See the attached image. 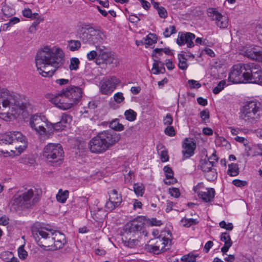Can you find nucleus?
Wrapping results in <instances>:
<instances>
[{"instance_id": "1", "label": "nucleus", "mask_w": 262, "mask_h": 262, "mask_svg": "<svg viewBox=\"0 0 262 262\" xmlns=\"http://www.w3.org/2000/svg\"><path fill=\"white\" fill-rule=\"evenodd\" d=\"M64 53L57 46H45L35 57L37 70L43 77H51L64 61Z\"/></svg>"}, {"instance_id": "2", "label": "nucleus", "mask_w": 262, "mask_h": 262, "mask_svg": "<svg viewBox=\"0 0 262 262\" xmlns=\"http://www.w3.org/2000/svg\"><path fill=\"white\" fill-rule=\"evenodd\" d=\"M32 233L37 245L46 250H55L66 243L64 234L58 231L40 227L38 224L32 228Z\"/></svg>"}, {"instance_id": "3", "label": "nucleus", "mask_w": 262, "mask_h": 262, "mask_svg": "<svg viewBox=\"0 0 262 262\" xmlns=\"http://www.w3.org/2000/svg\"><path fill=\"white\" fill-rule=\"evenodd\" d=\"M32 110V105L26 101H23L20 96L6 89L0 90V115L29 114Z\"/></svg>"}, {"instance_id": "4", "label": "nucleus", "mask_w": 262, "mask_h": 262, "mask_svg": "<svg viewBox=\"0 0 262 262\" xmlns=\"http://www.w3.org/2000/svg\"><path fill=\"white\" fill-rule=\"evenodd\" d=\"M82 93L81 88L70 85L63 89L54 95L51 94H47L46 98L58 108L67 110L80 102Z\"/></svg>"}, {"instance_id": "5", "label": "nucleus", "mask_w": 262, "mask_h": 262, "mask_svg": "<svg viewBox=\"0 0 262 262\" xmlns=\"http://www.w3.org/2000/svg\"><path fill=\"white\" fill-rule=\"evenodd\" d=\"M39 192L35 188L19 190L11 200V209L17 211L32 207L39 201Z\"/></svg>"}, {"instance_id": "6", "label": "nucleus", "mask_w": 262, "mask_h": 262, "mask_svg": "<svg viewBox=\"0 0 262 262\" xmlns=\"http://www.w3.org/2000/svg\"><path fill=\"white\" fill-rule=\"evenodd\" d=\"M120 139L119 134L114 132L104 131L91 139L89 143V148L92 153H103Z\"/></svg>"}, {"instance_id": "7", "label": "nucleus", "mask_w": 262, "mask_h": 262, "mask_svg": "<svg viewBox=\"0 0 262 262\" xmlns=\"http://www.w3.org/2000/svg\"><path fill=\"white\" fill-rule=\"evenodd\" d=\"M76 36L84 44L94 45L103 42L101 32L89 24H82L79 25Z\"/></svg>"}, {"instance_id": "8", "label": "nucleus", "mask_w": 262, "mask_h": 262, "mask_svg": "<svg viewBox=\"0 0 262 262\" xmlns=\"http://www.w3.org/2000/svg\"><path fill=\"white\" fill-rule=\"evenodd\" d=\"M64 152L60 144L49 143L43 150V158L53 165H59L62 163Z\"/></svg>"}, {"instance_id": "9", "label": "nucleus", "mask_w": 262, "mask_h": 262, "mask_svg": "<svg viewBox=\"0 0 262 262\" xmlns=\"http://www.w3.org/2000/svg\"><path fill=\"white\" fill-rule=\"evenodd\" d=\"M246 83H262V70L260 67L253 63H246Z\"/></svg>"}, {"instance_id": "10", "label": "nucleus", "mask_w": 262, "mask_h": 262, "mask_svg": "<svg viewBox=\"0 0 262 262\" xmlns=\"http://www.w3.org/2000/svg\"><path fill=\"white\" fill-rule=\"evenodd\" d=\"M143 227V223L139 219H135L127 223L123 228L122 236L125 238L139 237Z\"/></svg>"}, {"instance_id": "11", "label": "nucleus", "mask_w": 262, "mask_h": 262, "mask_svg": "<svg viewBox=\"0 0 262 262\" xmlns=\"http://www.w3.org/2000/svg\"><path fill=\"white\" fill-rule=\"evenodd\" d=\"M246 64L239 63L233 66L228 79L233 83H246Z\"/></svg>"}, {"instance_id": "12", "label": "nucleus", "mask_w": 262, "mask_h": 262, "mask_svg": "<svg viewBox=\"0 0 262 262\" xmlns=\"http://www.w3.org/2000/svg\"><path fill=\"white\" fill-rule=\"evenodd\" d=\"M119 82V80L114 76L103 79L99 83L100 92L104 95L111 94Z\"/></svg>"}, {"instance_id": "13", "label": "nucleus", "mask_w": 262, "mask_h": 262, "mask_svg": "<svg viewBox=\"0 0 262 262\" xmlns=\"http://www.w3.org/2000/svg\"><path fill=\"white\" fill-rule=\"evenodd\" d=\"M208 16L215 23L217 26L221 28H227L228 24V18L226 16L222 15L215 8H209L207 9Z\"/></svg>"}, {"instance_id": "14", "label": "nucleus", "mask_w": 262, "mask_h": 262, "mask_svg": "<svg viewBox=\"0 0 262 262\" xmlns=\"http://www.w3.org/2000/svg\"><path fill=\"white\" fill-rule=\"evenodd\" d=\"M47 121L45 116H31L29 120V125L38 134L42 135L46 133L43 125Z\"/></svg>"}, {"instance_id": "15", "label": "nucleus", "mask_w": 262, "mask_h": 262, "mask_svg": "<svg viewBox=\"0 0 262 262\" xmlns=\"http://www.w3.org/2000/svg\"><path fill=\"white\" fill-rule=\"evenodd\" d=\"M15 146V150L11 149L12 155L16 156L20 155L27 147V141L25 137L21 133H16V138H15L12 144Z\"/></svg>"}, {"instance_id": "16", "label": "nucleus", "mask_w": 262, "mask_h": 262, "mask_svg": "<svg viewBox=\"0 0 262 262\" xmlns=\"http://www.w3.org/2000/svg\"><path fill=\"white\" fill-rule=\"evenodd\" d=\"M261 110V103L257 100L248 101L241 109L243 115H255L259 113Z\"/></svg>"}, {"instance_id": "17", "label": "nucleus", "mask_w": 262, "mask_h": 262, "mask_svg": "<svg viewBox=\"0 0 262 262\" xmlns=\"http://www.w3.org/2000/svg\"><path fill=\"white\" fill-rule=\"evenodd\" d=\"M122 202L121 196L115 190H112L109 193V199L105 204V207L108 211H112L118 207Z\"/></svg>"}, {"instance_id": "18", "label": "nucleus", "mask_w": 262, "mask_h": 262, "mask_svg": "<svg viewBox=\"0 0 262 262\" xmlns=\"http://www.w3.org/2000/svg\"><path fill=\"white\" fill-rule=\"evenodd\" d=\"M241 54L249 58L259 61L262 59V50H259L251 46L244 47L241 51Z\"/></svg>"}, {"instance_id": "19", "label": "nucleus", "mask_w": 262, "mask_h": 262, "mask_svg": "<svg viewBox=\"0 0 262 262\" xmlns=\"http://www.w3.org/2000/svg\"><path fill=\"white\" fill-rule=\"evenodd\" d=\"M195 38V35L190 32H179L177 39V43L182 46L185 43L188 48H192L194 46L193 40Z\"/></svg>"}, {"instance_id": "20", "label": "nucleus", "mask_w": 262, "mask_h": 262, "mask_svg": "<svg viewBox=\"0 0 262 262\" xmlns=\"http://www.w3.org/2000/svg\"><path fill=\"white\" fill-rule=\"evenodd\" d=\"M182 147V152L184 159L189 158L193 155L196 145L192 139H185Z\"/></svg>"}, {"instance_id": "21", "label": "nucleus", "mask_w": 262, "mask_h": 262, "mask_svg": "<svg viewBox=\"0 0 262 262\" xmlns=\"http://www.w3.org/2000/svg\"><path fill=\"white\" fill-rule=\"evenodd\" d=\"M220 240L224 243V246L221 248V251L223 254H225L232 246L233 243L229 233L227 232H223L221 234Z\"/></svg>"}, {"instance_id": "22", "label": "nucleus", "mask_w": 262, "mask_h": 262, "mask_svg": "<svg viewBox=\"0 0 262 262\" xmlns=\"http://www.w3.org/2000/svg\"><path fill=\"white\" fill-rule=\"evenodd\" d=\"M155 244L159 247L163 252L169 249L170 247L171 241L168 238L161 235L156 238Z\"/></svg>"}, {"instance_id": "23", "label": "nucleus", "mask_w": 262, "mask_h": 262, "mask_svg": "<svg viewBox=\"0 0 262 262\" xmlns=\"http://www.w3.org/2000/svg\"><path fill=\"white\" fill-rule=\"evenodd\" d=\"M71 116H62L59 122L53 123V127L56 130H60L67 127V125L72 121Z\"/></svg>"}, {"instance_id": "24", "label": "nucleus", "mask_w": 262, "mask_h": 262, "mask_svg": "<svg viewBox=\"0 0 262 262\" xmlns=\"http://www.w3.org/2000/svg\"><path fill=\"white\" fill-rule=\"evenodd\" d=\"M215 191L213 188H206L205 191L198 192V196L206 202L211 201L214 196Z\"/></svg>"}, {"instance_id": "25", "label": "nucleus", "mask_w": 262, "mask_h": 262, "mask_svg": "<svg viewBox=\"0 0 262 262\" xmlns=\"http://www.w3.org/2000/svg\"><path fill=\"white\" fill-rule=\"evenodd\" d=\"M16 133H20V132H9L0 135V141L6 144H12L15 138H16Z\"/></svg>"}, {"instance_id": "26", "label": "nucleus", "mask_w": 262, "mask_h": 262, "mask_svg": "<svg viewBox=\"0 0 262 262\" xmlns=\"http://www.w3.org/2000/svg\"><path fill=\"white\" fill-rule=\"evenodd\" d=\"M96 48L98 54V57L97 58V60H102V62L104 63L112 53L108 52L104 46H96Z\"/></svg>"}, {"instance_id": "27", "label": "nucleus", "mask_w": 262, "mask_h": 262, "mask_svg": "<svg viewBox=\"0 0 262 262\" xmlns=\"http://www.w3.org/2000/svg\"><path fill=\"white\" fill-rule=\"evenodd\" d=\"M163 170L165 172L166 179L164 180V183L166 185L173 184L177 182V180L173 178V173L171 168L166 166L164 167Z\"/></svg>"}, {"instance_id": "28", "label": "nucleus", "mask_w": 262, "mask_h": 262, "mask_svg": "<svg viewBox=\"0 0 262 262\" xmlns=\"http://www.w3.org/2000/svg\"><path fill=\"white\" fill-rule=\"evenodd\" d=\"M214 166V162L210 161L206 159H202L200 161L199 168L201 169L204 173L211 168Z\"/></svg>"}, {"instance_id": "29", "label": "nucleus", "mask_w": 262, "mask_h": 262, "mask_svg": "<svg viewBox=\"0 0 262 262\" xmlns=\"http://www.w3.org/2000/svg\"><path fill=\"white\" fill-rule=\"evenodd\" d=\"M107 124H109V126L110 128L115 130L121 131L124 128L123 125L122 124L119 123L118 119H114L110 123L107 122H102L100 124L98 123V125H106Z\"/></svg>"}, {"instance_id": "30", "label": "nucleus", "mask_w": 262, "mask_h": 262, "mask_svg": "<svg viewBox=\"0 0 262 262\" xmlns=\"http://www.w3.org/2000/svg\"><path fill=\"white\" fill-rule=\"evenodd\" d=\"M67 48L71 51H76L78 50L81 47V42L78 40H69L67 41Z\"/></svg>"}, {"instance_id": "31", "label": "nucleus", "mask_w": 262, "mask_h": 262, "mask_svg": "<svg viewBox=\"0 0 262 262\" xmlns=\"http://www.w3.org/2000/svg\"><path fill=\"white\" fill-rule=\"evenodd\" d=\"M132 237L125 238L122 237V239L124 246L130 248H133L138 245L139 240L137 238L132 239Z\"/></svg>"}, {"instance_id": "32", "label": "nucleus", "mask_w": 262, "mask_h": 262, "mask_svg": "<svg viewBox=\"0 0 262 262\" xmlns=\"http://www.w3.org/2000/svg\"><path fill=\"white\" fill-rule=\"evenodd\" d=\"M152 73L154 74H158L159 73H163L165 71V68L163 63L155 60L152 68Z\"/></svg>"}, {"instance_id": "33", "label": "nucleus", "mask_w": 262, "mask_h": 262, "mask_svg": "<svg viewBox=\"0 0 262 262\" xmlns=\"http://www.w3.org/2000/svg\"><path fill=\"white\" fill-rule=\"evenodd\" d=\"M69 193L68 190L62 191V189H59L56 196L57 201L61 203H65L68 198Z\"/></svg>"}, {"instance_id": "34", "label": "nucleus", "mask_w": 262, "mask_h": 262, "mask_svg": "<svg viewBox=\"0 0 262 262\" xmlns=\"http://www.w3.org/2000/svg\"><path fill=\"white\" fill-rule=\"evenodd\" d=\"M227 173L231 177L237 176L239 173V168L238 165L235 163L229 164Z\"/></svg>"}, {"instance_id": "35", "label": "nucleus", "mask_w": 262, "mask_h": 262, "mask_svg": "<svg viewBox=\"0 0 262 262\" xmlns=\"http://www.w3.org/2000/svg\"><path fill=\"white\" fill-rule=\"evenodd\" d=\"M179 68L182 70H185L188 68V64L187 63V59L185 57L184 55L179 54H178Z\"/></svg>"}, {"instance_id": "36", "label": "nucleus", "mask_w": 262, "mask_h": 262, "mask_svg": "<svg viewBox=\"0 0 262 262\" xmlns=\"http://www.w3.org/2000/svg\"><path fill=\"white\" fill-rule=\"evenodd\" d=\"M80 60L77 57H72L70 60L69 68L71 71H77L79 69Z\"/></svg>"}, {"instance_id": "37", "label": "nucleus", "mask_w": 262, "mask_h": 262, "mask_svg": "<svg viewBox=\"0 0 262 262\" xmlns=\"http://www.w3.org/2000/svg\"><path fill=\"white\" fill-rule=\"evenodd\" d=\"M205 177L207 180L209 181H212L216 179L217 177V174L216 169L213 167L209 170L205 172Z\"/></svg>"}, {"instance_id": "38", "label": "nucleus", "mask_w": 262, "mask_h": 262, "mask_svg": "<svg viewBox=\"0 0 262 262\" xmlns=\"http://www.w3.org/2000/svg\"><path fill=\"white\" fill-rule=\"evenodd\" d=\"M145 188L142 183H136L134 185V191L137 196H142Z\"/></svg>"}, {"instance_id": "39", "label": "nucleus", "mask_w": 262, "mask_h": 262, "mask_svg": "<svg viewBox=\"0 0 262 262\" xmlns=\"http://www.w3.org/2000/svg\"><path fill=\"white\" fill-rule=\"evenodd\" d=\"M183 226L186 227H189L192 225H196L199 222L196 219L183 218L181 221Z\"/></svg>"}, {"instance_id": "40", "label": "nucleus", "mask_w": 262, "mask_h": 262, "mask_svg": "<svg viewBox=\"0 0 262 262\" xmlns=\"http://www.w3.org/2000/svg\"><path fill=\"white\" fill-rule=\"evenodd\" d=\"M176 32V27L174 26H169V27L165 28L163 32V35L165 37H169L171 35Z\"/></svg>"}, {"instance_id": "41", "label": "nucleus", "mask_w": 262, "mask_h": 262, "mask_svg": "<svg viewBox=\"0 0 262 262\" xmlns=\"http://www.w3.org/2000/svg\"><path fill=\"white\" fill-rule=\"evenodd\" d=\"M226 84V82L224 80L221 81L214 88L212 91L213 93L215 94H219L221 91H222Z\"/></svg>"}, {"instance_id": "42", "label": "nucleus", "mask_w": 262, "mask_h": 262, "mask_svg": "<svg viewBox=\"0 0 262 262\" xmlns=\"http://www.w3.org/2000/svg\"><path fill=\"white\" fill-rule=\"evenodd\" d=\"M147 249L151 252L154 253L155 254H159L161 252H163L160 249L159 247L154 243V245H148Z\"/></svg>"}, {"instance_id": "43", "label": "nucleus", "mask_w": 262, "mask_h": 262, "mask_svg": "<svg viewBox=\"0 0 262 262\" xmlns=\"http://www.w3.org/2000/svg\"><path fill=\"white\" fill-rule=\"evenodd\" d=\"M196 256L192 254H188L183 256L181 260L184 262H194L195 261Z\"/></svg>"}, {"instance_id": "44", "label": "nucleus", "mask_w": 262, "mask_h": 262, "mask_svg": "<svg viewBox=\"0 0 262 262\" xmlns=\"http://www.w3.org/2000/svg\"><path fill=\"white\" fill-rule=\"evenodd\" d=\"M157 37L156 35L154 34H149L146 39L145 43L148 45H151L152 43H155L157 41Z\"/></svg>"}, {"instance_id": "45", "label": "nucleus", "mask_w": 262, "mask_h": 262, "mask_svg": "<svg viewBox=\"0 0 262 262\" xmlns=\"http://www.w3.org/2000/svg\"><path fill=\"white\" fill-rule=\"evenodd\" d=\"M13 256L12 253L9 251H4L0 254L1 258L7 261Z\"/></svg>"}, {"instance_id": "46", "label": "nucleus", "mask_w": 262, "mask_h": 262, "mask_svg": "<svg viewBox=\"0 0 262 262\" xmlns=\"http://www.w3.org/2000/svg\"><path fill=\"white\" fill-rule=\"evenodd\" d=\"M104 63L108 64H114L117 66L118 62L113 54H112Z\"/></svg>"}, {"instance_id": "47", "label": "nucleus", "mask_w": 262, "mask_h": 262, "mask_svg": "<svg viewBox=\"0 0 262 262\" xmlns=\"http://www.w3.org/2000/svg\"><path fill=\"white\" fill-rule=\"evenodd\" d=\"M221 228L226 229L227 230L231 231L233 228V224L231 223L227 224L226 222L223 221L219 223Z\"/></svg>"}, {"instance_id": "48", "label": "nucleus", "mask_w": 262, "mask_h": 262, "mask_svg": "<svg viewBox=\"0 0 262 262\" xmlns=\"http://www.w3.org/2000/svg\"><path fill=\"white\" fill-rule=\"evenodd\" d=\"M216 143L218 145L220 146H223L225 147H227L229 143L228 142L227 140H226L223 137H219L216 140Z\"/></svg>"}, {"instance_id": "49", "label": "nucleus", "mask_w": 262, "mask_h": 262, "mask_svg": "<svg viewBox=\"0 0 262 262\" xmlns=\"http://www.w3.org/2000/svg\"><path fill=\"white\" fill-rule=\"evenodd\" d=\"M158 152L160 156V158L162 162H165L168 161L169 157L167 154V151L166 150L163 149L160 151H158Z\"/></svg>"}, {"instance_id": "50", "label": "nucleus", "mask_w": 262, "mask_h": 262, "mask_svg": "<svg viewBox=\"0 0 262 262\" xmlns=\"http://www.w3.org/2000/svg\"><path fill=\"white\" fill-rule=\"evenodd\" d=\"M114 99L115 102L120 103L123 102L124 100V97L121 92H118L114 95Z\"/></svg>"}, {"instance_id": "51", "label": "nucleus", "mask_w": 262, "mask_h": 262, "mask_svg": "<svg viewBox=\"0 0 262 262\" xmlns=\"http://www.w3.org/2000/svg\"><path fill=\"white\" fill-rule=\"evenodd\" d=\"M232 184L236 187H242L247 185V182L246 181L235 179L232 181Z\"/></svg>"}, {"instance_id": "52", "label": "nucleus", "mask_w": 262, "mask_h": 262, "mask_svg": "<svg viewBox=\"0 0 262 262\" xmlns=\"http://www.w3.org/2000/svg\"><path fill=\"white\" fill-rule=\"evenodd\" d=\"M18 253L19 257L22 259H25L28 255L27 251L23 248V247H20L18 248Z\"/></svg>"}, {"instance_id": "53", "label": "nucleus", "mask_w": 262, "mask_h": 262, "mask_svg": "<svg viewBox=\"0 0 262 262\" xmlns=\"http://www.w3.org/2000/svg\"><path fill=\"white\" fill-rule=\"evenodd\" d=\"M188 83L191 89H198L201 86L199 82L194 80H189Z\"/></svg>"}, {"instance_id": "54", "label": "nucleus", "mask_w": 262, "mask_h": 262, "mask_svg": "<svg viewBox=\"0 0 262 262\" xmlns=\"http://www.w3.org/2000/svg\"><path fill=\"white\" fill-rule=\"evenodd\" d=\"M157 11L160 17L165 18L167 17V12L163 7L161 6Z\"/></svg>"}, {"instance_id": "55", "label": "nucleus", "mask_w": 262, "mask_h": 262, "mask_svg": "<svg viewBox=\"0 0 262 262\" xmlns=\"http://www.w3.org/2000/svg\"><path fill=\"white\" fill-rule=\"evenodd\" d=\"M87 58L89 60H92L94 59L96 57H98V51H92L89 52L86 55Z\"/></svg>"}, {"instance_id": "56", "label": "nucleus", "mask_w": 262, "mask_h": 262, "mask_svg": "<svg viewBox=\"0 0 262 262\" xmlns=\"http://www.w3.org/2000/svg\"><path fill=\"white\" fill-rule=\"evenodd\" d=\"M169 192L171 196H174L175 198H178L180 195L179 190L177 188L173 187L172 188H170L169 189Z\"/></svg>"}, {"instance_id": "57", "label": "nucleus", "mask_w": 262, "mask_h": 262, "mask_svg": "<svg viewBox=\"0 0 262 262\" xmlns=\"http://www.w3.org/2000/svg\"><path fill=\"white\" fill-rule=\"evenodd\" d=\"M162 51L164 52L167 55H172L171 51L169 48L159 49L156 48L154 52L156 53H160Z\"/></svg>"}, {"instance_id": "58", "label": "nucleus", "mask_w": 262, "mask_h": 262, "mask_svg": "<svg viewBox=\"0 0 262 262\" xmlns=\"http://www.w3.org/2000/svg\"><path fill=\"white\" fill-rule=\"evenodd\" d=\"M165 133L169 136H173L175 135L174 129L172 126H167L165 129Z\"/></svg>"}, {"instance_id": "59", "label": "nucleus", "mask_w": 262, "mask_h": 262, "mask_svg": "<svg viewBox=\"0 0 262 262\" xmlns=\"http://www.w3.org/2000/svg\"><path fill=\"white\" fill-rule=\"evenodd\" d=\"M3 117L0 116V121L10 122L15 119V116H3Z\"/></svg>"}, {"instance_id": "60", "label": "nucleus", "mask_w": 262, "mask_h": 262, "mask_svg": "<svg viewBox=\"0 0 262 262\" xmlns=\"http://www.w3.org/2000/svg\"><path fill=\"white\" fill-rule=\"evenodd\" d=\"M9 219L6 216L0 217V225L6 226L9 224Z\"/></svg>"}, {"instance_id": "61", "label": "nucleus", "mask_w": 262, "mask_h": 262, "mask_svg": "<svg viewBox=\"0 0 262 262\" xmlns=\"http://www.w3.org/2000/svg\"><path fill=\"white\" fill-rule=\"evenodd\" d=\"M213 243L212 241H208L205 245L204 251L205 253H207L210 248L213 246Z\"/></svg>"}, {"instance_id": "62", "label": "nucleus", "mask_w": 262, "mask_h": 262, "mask_svg": "<svg viewBox=\"0 0 262 262\" xmlns=\"http://www.w3.org/2000/svg\"><path fill=\"white\" fill-rule=\"evenodd\" d=\"M23 14L25 17L28 18H32L33 15L32 11L30 9H26L23 10Z\"/></svg>"}, {"instance_id": "63", "label": "nucleus", "mask_w": 262, "mask_h": 262, "mask_svg": "<svg viewBox=\"0 0 262 262\" xmlns=\"http://www.w3.org/2000/svg\"><path fill=\"white\" fill-rule=\"evenodd\" d=\"M171 116H166L163 119V122L165 125H170L172 122Z\"/></svg>"}, {"instance_id": "64", "label": "nucleus", "mask_w": 262, "mask_h": 262, "mask_svg": "<svg viewBox=\"0 0 262 262\" xmlns=\"http://www.w3.org/2000/svg\"><path fill=\"white\" fill-rule=\"evenodd\" d=\"M128 20L130 22L133 23H136L140 21V18L134 15H130L129 16Z\"/></svg>"}]
</instances>
